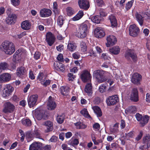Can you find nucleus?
<instances>
[{
    "instance_id": "nucleus-1",
    "label": "nucleus",
    "mask_w": 150,
    "mask_h": 150,
    "mask_svg": "<svg viewBox=\"0 0 150 150\" xmlns=\"http://www.w3.org/2000/svg\"><path fill=\"white\" fill-rule=\"evenodd\" d=\"M1 46L3 51L7 54H12L15 51L14 44L8 41H5L2 42Z\"/></svg>"
},
{
    "instance_id": "nucleus-2",
    "label": "nucleus",
    "mask_w": 150,
    "mask_h": 150,
    "mask_svg": "<svg viewBox=\"0 0 150 150\" xmlns=\"http://www.w3.org/2000/svg\"><path fill=\"white\" fill-rule=\"evenodd\" d=\"M1 46L3 51L7 54H12L15 51L14 44L8 41H5L2 42Z\"/></svg>"
},
{
    "instance_id": "nucleus-3",
    "label": "nucleus",
    "mask_w": 150,
    "mask_h": 150,
    "mask_svg": "<svg viewBox=\"0 0 150 150\" xmlns=\"http://www.w3.org/2000/svg\"><path fill=\"white\" fill-rule=\"evenodd\" d=\"M76 36L79 38L84 39L86 38L88 31V27L86 24H82L77 30Z\"/></svg>"
},
{
    "instance_id": "nucleus-4",
    "label": "nucleus",
    "mask_w": 150,
    "mask_h": 150,
    "mask_svg": "<svg viewBox=\"0 0 150 150\" xmlns=\"http://www.w3.org/2000/svg\"><path fill=\"white\" fill-rule=\"evenodd\" d=\"M93 77L95 78L99 83H101L106 81V78L103 71L100 70L95 71L93 73Z\"/></svg>"
},
{
    "instance_id": "nucleus-5",
    "label": "nucleus",
    "mask_w": 150,
    "mask_h": 150,
    "mask_svg": "<svg viewBox=\"0 0 150 150\" xmlns=\"http://www.w3.org/2000/svg\"><path fill=\"white\" fill-rule=\"evenodd\" d=\"M135 17L136 20L141 26H142L143 25L144 18L146 19L150 18V16L148 13H143L142 15L140 13H139L137 12L135 13Z\"/></svg>"
},
{
    "instance_id": "nucleus-6",
    "label": "nucleus",
    "mask_w": 150,
    "mask_h": 150,
    "mask_svg": "<svg viewBox=\"0 0 150 150\" xmlns=\"http://www.w3.org/2000/svg\"><path fill=\"white\" fill-rule=\"evenodd\" d=\"M79 77L83 83L89 82L92 78V76L90 72L87 70H85L82 71Z\"/></svg>"
},
{
    "instance_id": "nucleus-7",
    "label": "nucleus",
    "mask_w": 150,
    "mask_h": 150,
    "mask_svg": "<svg viewBox=\"0 0 150 150\" xmlns=\"http://www.w3.org/2000/svg\"><path fill=\"white\" fill-rule=\"evenodd\" d=\"M119 98L117 95H115L108 97L106 100V103L108 106H110L116 105L119 102Z\"/></svg>"
},
{
    "instance_id": "nucleus-8",
    "label": "nucleus",
    "mask_w": 150,
    "mask_h": 150,
    "mask_svg": "<svg viewBox=\"0 0 150 150\" xmlns=\"http://www.w3.org/2000/svg\"><path fill=\"white\" fill-rule=\"evenodd\" d=\"M4 106L3 112L6 114L12 112L15 108L14 105L9 102L5 103Z\"/></svg>"
},
{
    "instance_id": "nucleus-9",
    "label": "nucleus",
    "mask_w": 150,
    "mask_h": 150,
    "mask_svg": "<svg viewBox=\"0 0 150 150\" xmlns=\"http://www.w3.org/2000/svg\"><path fill=\"white\" fill-rule=\"evenodd\" d=\"M129 99L132 101L137 102L139 100V93L137 88H132L129 96Z\"/></svg>"
},
{
    "instance_id": "nucleus-10",
    "label": "nucleus",
    "mask_w": 150,
    "mask_h": 150,
    "mask_svg": "<svg viewBox=\"0 0 150 150\" xmlns=\"http://www.w3.org/2000/svg\"><path fill=\"white\" fill-rule=\"evenodd\" d=\"M125 55L126 59L127 60H130V57H131L134 62L137 60V55L131 49L127 50L126 52Z\"/></svg>"
},
{
    "instance_id": "nucleus-11",
    "label": "nucleus",
    "mask_w": 150,
    "mask_h": 150,
    "mask_svg": "<svg viewBox=\"0 0 150 150\" xmlns=\"http://www.w3.org/2000/svg\"><path fill=\"white\" fill-rule=\"evenodd\" d=\"M55 38L51 32L47 33L46 35V40L48 45L52 46L55 42Z\"/></svg>"
},
{
    "instance_id": "nucleus-12",
    "label": "nucleus",
    "mask_w": 150,
    "mask_h": 150,
    "mask_svg": "<svg viewBox=\"0 0 150 150\" xmlns=\"http://www.w3.org/2000/svg\"><path fill=\"white\" fill-rule=\"evenodd\" d=\"M38 98V96L36 94L32 95L28 98V102L30 108H32L37 105L36 102Z\"/></svg>"
},
{
    "instance_id": "nucleus-13",
    "label": "nucleus",
    "mask_w": 150,
    "mask_h": 150,
    "mask_svg": "<svg viewBox=\"0 0 150 150\" xmlns=\"http://www.w3.org/2000/svg\"><path fill=\"white\" fill-rule=\"evenodd\" d=\"M27 69L23 66L18 67L16 70V74L17 76L20 78H23L27 73Z\"/></svg>"
},
{
    "instance_id": "nucleus-14",
    "label": "nucleus",
    "mask_w": 150,
    "mask_h": 150,
    "mask_svg": "<svg viewBox=\"0 0 150 150\" xmlns=\"http://www.w3.org/2000/svg\"><path fill=\"white\" fill-rule=\"evenodd\" d=\"M129 35L133 37H136L138 35L139 30L138 27L135 24L131 25L129 28Z\"/></svg>"
},
{
    "instance_id": "nucleus-15",
    "label": "nucleus",
    "mask_w": 150,
    "mask_h": 150,
    "mask_svg": "<svg viewBox=\"0 0 150 150\" xmlns=\"http://www.w3.org/2000/svg\"><path fill=\"white\" fill-rule=\"evenodd\" d=\"M107 43L106 46L107 47H109L111 46L115 45L117 42L116 37L113 35H110L108 36L106 38Z\"/></svg>"
},
{
    "instance_id": "nucleus-16",
    "label": "nucleus",
    "mask_w": 150,
    "mask_h": 150,
    "mask_svg": "<svg viewBox=\"0 0 150 150\" xmlns=\"http://www.w3.org/2000/svg\"><path fill=\"white\" fill-rule=\"evenodd\" d=\"M57 105L54 100V98L50 96L47 102V109L50 110H54L57 107Z\"/></svg>"
},
{
    "instance_id": "nucleus-17",
    "label": "nucleus",
    "mask_w": 150,
    "mask_h": 150,
    "mask_svg": "<svg viewBox=\"0 0 150 150\" xmlns=\"http://www.w3.org/2000/svg\"><path fill=\"white\" fill-rule=\"evenodd\" d=\"M36 118L38 120H40L42 119L46 120L48 118L47 112H44L43 110H40L36 112Z\"/></svg>"
},
{
    "instance_id": "nucleus-18",
    "label": "nucleus",
    "mask_w": 150,
    "mask_h": 150,
    "mask_svg": "<svg viewBox=\"0 0 150 150\" xmlns=\"http://www.w3.org/2000/svg\"><path fill=\"white\" fill-rule=\"evenodd\" d=\"M6 19V23L9 25L14 24L16 22L17 17L16 14L13 13L9 14Z\"/></svg>"
},
{
    "instance_id": "nucleus-19",
    "label": "nucleus",
    "mask_w": 150,
    "mask_h": 150,
    "mask_svg": "<svg viewBox=\"0 0 150 150\" xmlns=\"http://www.w3.org/2000/svg\"><path fill=\"white\" fill-rule=\"evenodd\" d=\"M78 4L80 8L87 10L90 7L89 3L86 0H79Z\"/></svg>"
},
{
    "instance_id": "nucleus-20",
    "label": "nucleus",
    "mask_w": 150,
    "mask_h": 150,
    "mask_svg": "<svg viewBox=\"0 0 150 150\" xmlns=\"http://www.w3.org/2000/svg\"><path fill=\"white\" fill-rule=\"evenodd\" d=\"M53 66L54 70L62 72H64V66L61 63L59 62H54L53 64Z\"/></svg>"
},
{
    "instance_id": "nucleus-21",
    "label": "nucleus",
    "mask_w": 150,
    "mask_h": 150,
    "mask_svg": "<svg viewBox=\"0 0 150 150\" xmlns=\"http://www.w3.org/2000/svg\"><path fill=\"white\" fill-rule=\"evenodd\" d=\"M142 76L138 73H135L132 75L131 81L134 84H138L140 83L142 79Z\"/></svg>"
},
{
    "instance_id": "nucleus-22",
    "label": "nucleus",
    "mask_w": 150,
    "mask_h": 150,
    "mask_svg": "<svg viewBox=\"0 0 150 150\" xmlns=\"http://www.w3.org/2000/svg\"><path fill=\"white\" fill-rule=\"evenodd\" d=\"M52 13V11L50 9L44 8L40 11V15L41 17H47L50 16Z\"/></svg>"
},
{
    "instance_id": "nucleus-23",
    "label": "nucleus",
    "mask_w": 150,
    "mask_h": 150,
    "mask_svg": "<svg viewBox=\"0 0 150 150\" xmlns=\"http://www.w3.org/2000/svg\"><path fill=\"white\" fill-rule=\"evenodd\" d=\"M108 19L110 21L112 28L117 26V21L115 16L113 14L109 15L108 17Z\"/></svg>"
},
{
    "instance_id": "nucleus-24",
    "label": "nucleus",
    "mask_w": 150,
    "mask_h": 150,
    "mask_svg": "<svg viewBox=\"0 0 150 150\" xmlns=\"http://www.w3.org/2000/svg\"><path fill=\"white\" fill-rule=\"evenodd\" d=\"M94 34L95 37L98 38H101L105 35V32L103 30L101 29L100 27H97L95 29Z\"/></svg>"
},
{
    "instance_id": "nucleus-25",
    "label": "nucleus",
    "mask_w": 150,
    "mask_h": 150,
    "mask_svg": "<svg viewBox=\"0 0 150 150\" xmlns=\"http://www.w3.org/2000/svg\"><path fill=\"white\" fill-rule=\"evenodd\" d=\"M29 150H42V148L40 143H33L30 146Z\"/></svg>"
},
{
    "instance_id": "nucleus-26",
    "label": "nucleus",
    "mask_w": 150,
    "mask_h": 150,
    "mask_svg": "<svg viewBox=\"0 0 150 150\" xmlns=\"http://www.w3.org/2000/svg\"><path fill=\"white\" fill-rule=\"evenodd\" d=\"M31 23L28 20L24 21L21 24L22 28L25 30H29L31 28Z\"/></svg>"
},
{
    "instance_id": "nucleus-27",
    "label": "nucleus",
    "mask_w": 150,
    "mask_h": 150,
    "mask_svg": "<svg viewBox=\"0 0 150 150\" xmlns=\"http://www.w3.org/2000/svg\"><path fill=\"white\" fill-rule=\"evenodd\" d=\"M11 79V75L8 73H5L1 75L0 77V82L3 81L7 82Z\"/></svg>"
},
{
    "instance_id": "nucleus-28",
    "label": "nucleus",
    "mask_w": 150,
    "mask_h": 150,
    "mask_svg": "<svg viewBox=\"0 0 150 150\" xmlns=\"http://www.w3.org/2000/svg\"><path fill=\"white\" fill-rule=\"evenodd\" d=\"M77 46L76 44L73 42H69L67 45V51L71 52H73L76 49Z\"/></svg>"
},
{
    "instance_id": "nucleus-29",
    "label": "nucleus",
    "mask_w": 150,
    "mask_h": 150,
    "mask_svg": "<svg viewBox=\"0 0 150 150\" xmlns=\"http://www.w3.org/2000/svg\"><path fill=\"white\" fill-rule=\"evenodd\" d=\"M79 143L78 139L73 137L71 139L68 141V144L74 147L77 146Z\"/></svg>"
},
{
    "instance_id": "nucleus-30",
    "label": "nucleus",
    "mask_w": 150,
    "mask_h": 150,
    "mask_svg": "<svg viewBox=\"0 0 150 150\" xmlns=\"http://www.w3.org/2000/svg\"><path fill=\"white\" fill-rule=\"evenodd\" d=\"M44 125L46 127V129L45 130L46 132H49L52 131L53 129V124L50 121H47L45 122Z\"/></svg>"
},
{
    "instance_id": "nucleus-31",
    "label": "nucleus",
    "mask_w": 150,
    "mask_h": 150,
    "mask_svg": "<svg viewBox=\"0 0 150 150\" xmlns=\"http://www.w3.org/2000/svg\"><path fill=\"white\" fill-rule=\"evenodd\" d=\"M61 93L64 96H67L69 92V87L65 86H62L60 88Z\"/></svg>"
},
{
    "instance_id": "nucleus-32",
    "label": "nucleus",
    "mask_w": 150,
    "mask_h": 150,
    "mask_svg": "<svg viewBox=\"0 0 150 150\" xmlns=\"http://www.w3.org/2000/svg\"><path fill=\"white\" fill-rule=\"evenodd\" d=\"M120 49L117 46H114L110 48L109 52L112 54L117 55L119 54L120 52Z\"/></svg>"
},
{
    "instance_id": "nucleus-33",
    "label": "nucleus",
    "mask_w": 150,
    "mask_h": 150,
    "mask_svg": "<svg viewBox=\"0 0 150 150\" xmlns=\"http://www.w3.org/2000/svg\"><path fill=\"white\" fill-rule=\"evenodd\" d=\"M92 87L91 84L88 83L86 86L85 88V92L87 93L88 96H91L92 94Z\"/></svg>"
},
{
    "instance_id": "nucleus-34",
    "label": "nucleus",
    "mask_w": 150,
    "mask_h": 150,
    "mask_svg": "<svg viewBox=\"0 0 150 150\" xmlns=\"http://www.w3.org/2000/svg\"><path fill=\"white\" fill-rule=\"evenodd\" d=\"M93 109L97 117H100L102 116V113L99 107L97 106H93Z\"/></svg>"
},
{
    "instance_id": "nucleus-35",
    "label": "nucleus",
    "mask_w": 150,
    "mask_h": 150,
    "mask_svg": "<svg viewBox=\"0 0 150 150\" xmlns=\"http://www.w3.org/2000/svg\"><path fill=\"white\" fill-rule=\"evenodd\" d=\"M142 120L140 122L141 126L142 127L144 126L145 125L147 124L149 120V117L147 115L143 117Z\"/></svg>"
},
{
    "instance_id": "nucleus-36",
    "label": "nucleus",
    "mask_w": 150,
    "mask_h": 150,
    "mask_svg": "<svg viewBox=\"0 0 150 150\" xmlns=\"http://www.w3.org/2000/svg\"><path fill=\"white\" fill-rule=\"evenodd\" d=\"M101 19V17L98 15L92 16L91 18V20L92 22L97 24L100 23Z\"/></svg>"
},
{
    "instance_id": "nucleus-37",
    "label": "nucleus",
    "mask_w": 150,
    "mask_h": 150,
    "mask_svg": "<svg viewBox=\"0 0 150 150\" xmlns=\"http://www.w3.org/2000/svg\"><path fill=\"white\" fill-rule=\"evenodd\" d=\"M64 19L62 16H59L57 18V23L60 27H61L64 23Z\"/></svg>"
},
{
    "instance_id": "nucleus-38",
    "label": "nucleus",
    "mask_w": 150,
    "mask_h": 150,
    "mask_svg": "<svg viewBox=\"0 0 150 150\" xmlns=\"http://www.w3.org/2000/svg\"><path fill=\"white\" fill-rule=\"evenodd\" d=\"M13 92L11 91H7L4 88L1 92V94L2 97L4 98H7Z\"/></svg>"
},
{
    "instance_id": "nucleus-39",
    "label": "nucleus",
    "mask_w": 150,
    "mask_h": 150,
    "mask_svg": "<svg viewBox=\"0 0 150 150\" xmlns=\"http://www.w3.org/2000/svg\"><path fill=\"white\" fill-rule=\"evenodd\" d=\"M13 92L11 91H7L4 88L1 92V94L2 97L4 98H7Z\"/></svg>"
},
{
    "instance_id": "nucleus-40",
    "label": "nucleus",
    "mask_w": 150,
    "mask_h": 150,
    "mask_svg": "<svg viewBox=\"0 0 150 150\" xmlns=\"http://www.w3.org/2000/svg\"><path fill=\"white\" fill-rule=\"evenodd\" d=\"M81 114L83 115L85 117L88 119L91 118V117L88 113L87 109L86 108H84L80 111Z\"/></svg>"
},
{
    "instance_id": "nucleus-41",
    "label": "nucleus",
    "mask_w": 150,
    "mask_h": 150,
    "mask_svg": "<svg viewBox=\"0 0 150 150\" xmlns=\"http://www.w3.org/2000/svg\"><path fill=\"white\" fill-rule=\"evenodd\" d=\"M56 120L58 123L62 124L64 122V116L62 115H58L56 118Z\"/></svg>"
},
{
    "instance_id": "nucleus-42",
    "label": "nucleus",
    "mask_w": 150,
    "mask_h": 150,
    "mask_svg": "<svg viewBox=\"0 0 150 150\" xmlns=\"http://www.w3.org/2000/svg\"><path fill=\"white\" fill-rule=\"evenodd\" d=\"M22 123L23 125L26 126H30L32 125V122L29 119L22 120Z\"/></svg>"
},
{
    "instance_id": "nucleus-43",
    "label": "nucleus",
    "mask_w": 150,
    "mask_h": 150,
    "mask_svg": "<svg viewBox=\"0 0 150 150\" xmlns=\"http://www.w3.org/2000/svg\"><path fill=\"white\" fill-rule=\"evenodd\" d=\"M80 47L81 50L83 53H85L86 51L87 47L85 42L83 41L81 42Z\"/></svg>"
},
{
    "instance_id": "nucleus-44",
    "label": "nucleus",
    "mask_w": 150,
    "mask_h": 150,
    "mask_svg": "<svg viewBox=\"0 0 150 150\" xmlns=\"http://www.w3.org/2000/svg\"><path fill=\"white\" fill-rule=\"evenodd\" d=\"M107 86L108 85L107 83H105L101 84L99 87L98 89L99 91L101 93H103L105 91L106 88Z\"/></svg>"
},
{
    "instance_id": "nucleus-45",
    "label": "nucleus",
    "mask_w": 150,
    "mask_h": 150,
    "mask_svg": "<svg viewBox=\"0 0 150 150\" xmlns=\"http://www.w3.org/2000/svg\"><path fill=\"white\" fill-rule=\"evenodd\" d=\"M66 11L67 14L68 16H71L74 13V11L73 9L71 7H67V8Z\"/></svg>"
},
{
    "instance_id": "nucleus-46",
    "label": "nucleus",
    "mask_w": 150,
    "mask_h": 150,
    "mask_svg": "<svg viewBox=\"0 0 150 150\" xmlns=\"http://www.w3.org/2000/svg\"><path fill=\"white\" fill-rule=\"evenodd\" d=\"M134 0H132L128 1L126 3L125 6V8L127 10H129L132 7L134 3Z\"/></svg>"
},
{
    "instance_id": "nucleus-47",
    "label": "nucleus",
    "mask_w": 150,
    "mask_h": 150,
    "mask_svg": "<svg viewBox=\"0 0 150 150\" xmlns=\"http://www.w3.org/2000/svg\"><path fill=\"white\" fill-rule=\"evenodd\" d=\"M4 88L7 91H11V92H13L14 90V88L10 84L6 85Z\"/></svg>"
},
{
    "instance_id": "nucleus-48",
    "label": "nucleus",
    "mask_w": 150,
    "mask_h": 150,
    "mask_svg": "<svg viewBox=\"0 0 150 150\" xmlns=\"http://www.w3.org/2000/svg\"><path fill=\"white\" fill-rule=\"evenodd\" d=\"M53 11L55 14H59V11L56 2H54L53 3Z\"/></svg>"
},
{
    "instance_id": "nucleus-49",
    "label": "nucleus",
    "mask_w": 150,
    "mask_h": 150,
    "mask_svg": "<svg viewBox=\"0 0 150 150\" xmlns=\"http://www.w3.org/2000/svg\"><path fill=\"white\" fill-rule=\"evenodd\" d=\"M41 55V53L38 51H36L34 54L33 58L37 60L40 58Z\"/></svg>"
},
{
    "instance_id": "nucleus-50",
    "label": "nucleus",
    "mask_w": 150,
    "mask_h": 150,
    "mask_svg": "<svg viewBox=\"0 0 150 150\" xmlns=\"http://www.w3.org/2000/svg\"><path fill=\"white\" fill-rule=\"evenodd\" d=\"M8 64L6 62H1L0 63V71L6 69L7 67Z\"/></svg>"
},
{
    "instance_id": "nucleus-51",
    "label": "nucleus",
    "mask_w": 150,
    "mask_h": 150,
    "mask_svg": "<svg viewBox=\"0 0 150 150\" xmlns=\"http://www.w3.org/2000/svg\"><path fill=\"white\" fill-rule=\"evenodd\" d=\"M143 142L144 143H147L150 141V135L149 134L146 135L143 138Z\"/></svg>"
},
{
    "instance_id": "nucleus-52",
    "label": "nucleus",
    "mask_w": 150,
    "mask_h": 150,
    "mask_svg": "<svg viewBox=\"0 0 150 150\" xmlns=\"http://www.w3.org/2000/svg\"><path fill=\"white\" fill-rule=\"evenodd\" d=\"M96 2L98 6L102 7L105 5V3L103 0H96Z\"/></svg>"
},
{
    "instance_id": "nucleus-53",
    "label": "nucleus",
    "mask_w": 150,
    "mask_h": 150,
    "mask_svg": "<svg viewBox=\"0 0 150 150\" xmlns=\"http://www.w3.org/2000/svg\"><path fill=\"white\" fill-rule=\"evenodd\" d=\"M51 82V81L50 80H46L45 82H44V81H41V83L44 86L46 87L50 84Z\"/></svg>"
},
{
    "instance_id": "nucleus-54",
    "label": "nucleus",
    "mask_w": 150,
    "mask_h": 150,
    "mask_svg": "<svg viewBox=\"0 0 150 150\" xmlns=\"http://www.w3.org/2000/svg\"><path fill=\"white\" fill-rule=\"evenodd\" d=\"M89 55L91 57H95L96 56V53L92 49H91L88 51Z\"/></svg>"
},
{
    "instance_id": "nucleus-55",
    "label": "nucleus",
    "mask_w": 150,
    "mask_h": 150,
    "mask_svg": "<svg viewBox=\"0 0 150 150\" xmlns=\"http://www.w3.org/2000/svg\"><path fill=\"white\" fill-rule=\"evenodd\" d=\"M25 136L26 137L29 139H32L34 137L33 132H27L26 133Z\"/></svg>"
},
{
    "instance_id": "nucleus-56",
    "label": "nucleus",
    "mask_w": 150,
    "mask_h": 150,
    "mask_svg": "<svg viewBox=\"0 0 150 150\" xmlns=\"http://www.w3.org/2000/svg\"><path fill=\"white\" fill-rule=\"evenodd\" d=\"M100 127V124L98 123H95L93 125V129L96 131L99 130Z\"/></svg>"
},
{
    "instance_id": "nucleus-57",
    "label": "nucleus",
    "mask_w": 150,
    "mask_h": 150,
    "mask_svg": "<svg viewBox=\"0 0 150 150\" xmlns=\"http://www.w3.org/2000/svg\"><path fill=\"white\" fill-rule=\"evenodd\" d=\"M34 136L37 138H39L40 137V134L39 131L38 129H35L33 132Z\"/></svg>"
},
{
    "instance_id": "nucleus-58",
    "label": "nucleus",
    "mask_w": 150,
    "mask_h": 150,
    "mask_svg": "<svg viewBox=\"0 0 150 150\" xmlns=\"http://www.w3.org/2000/svg\"><path fill=\"white\" fill-rule=\"evenodd\" d=\"M125 135V137L128 139L130 138H132L134 136V134L132 131H131L127 134L126 133Z\"/></svg>"
},
{
    "instance_id": "nucleus-59",
    "label": "nucleus",
    "mask_w": 150,
    "mask_h": 150,
    "mask_svg": "<svg viewBox=\"0 0 150 150\" xmlns=\"http://www.w3.org/2000/svg\"><path fill=\"white\" fill-rule=\"evenodd\" d=\"M68 80L69 81H73L74 79L75 76L73 74L71 73H69L68 74Z\"/></svg>"
},
{
    "instance_id": "nucleus-60",
    "label": "nucleus",
    "mask_w": 150,
    "mask_h": 150,
    "mask_svg": "<svg viewBox=\"0 0 150 150\" xmlns=\"http://www.w3.org/2000/svg\"><path fill=\"white\" fill-rule=\"evenodd\" d=\"M12 4L14 6H18L20 4V0H11Z\"/></svg>"
},
{
    "instance_id": "nucleus-61",
    "label": "nucleus",
    "mask_w": 150,
    "mask_h": 150,
    "mask_svg": "<svg viewBox=\"0 0 150 150\" xmlns=\"http://www.w3.org/2000/svg\"><path fill=\"white\" fill-rule=\"evenodd\" d=\"M57 60L59 62H63L64 59L63 54H59L57 58Z\"/></svg>"
},
{
    "instance_id": "nucleus-62",
    "label": "nucleus",
    "mask_w": 150,
    "mask_h": 150,
    "mask_svg": "<svg viewBox=\"0 0 150 150\" xmlns=\"http://www.w3.org/2000/svg\"><path fill=\"white\" fill-rule=\"evenodd\" d=\"M29 78L31 80H33L35 79V77L33 74V71L30 70L29 73Z\"/></svg>"
},
{
    "instance_id": "nucleus-63",
    "label": "nucleus",
    "mask_w": 150,
    "mask_h": 150,
    "mask_svg": "<svg viewBox=\"0 0 150 150\" xmlns=\"http://www.w3.org/2000/svg\"><path fill=\"white\" fill-rule=\"evenodd\" d=\"M100 97H96L93 100V103L96 104H98L100 102Z\"/></svg>"
},
{
    "instance_id": "nucleus-64",
    "label": "nucleus",
    "mask_w": 150,
    "mask_h": 150,
    "mask_svg": "<svg viewBox=\"0 0 150 150\" xmlns=\"http://www.w3.org/2000/svg\"><path fill=\"white\" fill-rule=\"evenodd\" d=\"M44 77V74L42 72H40L37 78V79L39 81H41L43 78Z\"/></svg>"
}]
</instances>
